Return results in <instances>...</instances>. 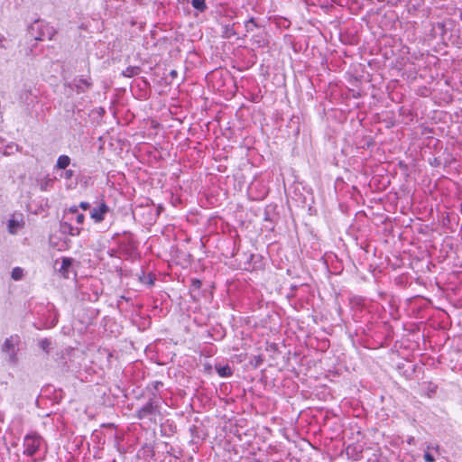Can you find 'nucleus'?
<instances>
[{
  "instance_id": "obj_11",
  "label": "nucleus",
  "mask_w": 462,
  "mask_h": 462,
  "mask_svg": "<svg viewBox=\"0 0 462 462\" xmlns=\"http://www.w3.org/2000/svg\"><path fill=\"white\" fill-rule=\"evenodd\" d=\"M91 83L88 81V79H79V83L76 85L79 91H85L90 87Z\"/></svg>"
},
{
  "instance_id": "obj_4",
  "label": "nucleus",
  "mask_w": 462,
  "mask_h": 462,
  "mask_svg": "<svg viewBox=\"0 0 462 462\" xmlns=\"http://www.w3.org/2000/svg\"><path fill=\"white\" fill-rule=\"evenodd\" d=\"M23 226L24 221L21 214L19 216L13 215L7 223L8 232L11 235H15L18 232V230L23 228Z\"/></svg>"
},
{
  "instance_id": "obj_6",
  "label": "nucleus",
  "mask_w": 462,
  "mask_h": 462,
  "mask_svg": "<svg viewBox=\"0 0 462 462\" xmlns=\"http://www.w3.org/2000/svg\"><path fill=\"white\" fill-rule=\"evenodd\" d=\"M69 215L75 216V220L79 225H82L84 223L85 216L82 213H79L77 206H72L65 211L66 217H69Z\"/></svg>"
},
{
  "instance_id": "obj_9",
  "label": "nucleus",
  "mask_w": 462,
  "mask_h": 462,
  "mask_svg": "<svg viewBox=\"0 0 462 462\" xmlns=\"http://www.w3.org/2000/svg\"><path fill=\"white\" fill-rule=\"evenodd\" d=\"M71 264H72V260L71 259H69V258H63L62 259L61 266L59 269V272L61 273V275L64 278H68V270L71 266Z\"/></svg>"
},
{
  "instance_id": "obj_17",
  "label": "nucleus",
  "mask_w": 462,
  "mask_h": 462,
  "mask_svg": "<svg viewBox=\"0 0 462 462\" xmlns=\"http://www.w3.org/2000/svg\"><path fill=\"white\" fill-rule=\"evenodd\" d=\"M423 457H424V460H425L426 462H435V458H434V457H433L431 454H430L428 451H426V452L424 453V456H423Z\"/></svg>"
},
{
  "instance_id": "obj_7",
  "label": "nucleus",
  "mask_w": 462,
  "mask_h": 462,
  "mask_svg": "<svg viewBox=\"0 0 462 462\" xmlns=\"http://www.w3.org/2000/svg\"><path fill=\"white\" fill-rule=\"evenodd\" d=\"M60 229L63 233H69L70 236H79L81 232V228L72 226L71 224L68 222L61 223Z\"/></svg>"
},
{
  "instance_id": "obj_8",
  "label": "nucleus",
  "mask_w": 462,
  "mask_h": 462,
  "mask_svg": "<svg viewBox=\"0 0 462 462\" xmlns=\"http://www.w3.org/2000/svg\"><path fill=\"white\" fill-rule=\"evenodd\" d=\"M70 163V158L68 155H60L59 156L56 168L60 170H65Z\"/></svg>"
},
{
  "instance_id": "obj_15",
  "label": "nucleus",
  "mask_w": 462,
  "mask_h": 462,
  "mask_svg": "<svg viewBox=\"0 0 462 462\" xmlns=\"http://www.w3.org/2000/svg\"><path fill=\"white\" fill-rule=\"evenodd\" d=\"M218 374L222 377H227L232 374L231 369L228 365L219 367Z\"/></svg>"
},
{
  "instance_id": "obj_23",
  "label": "nucleus",
  "mask_w": 462,
  "mask_h": 462,
  "mask_svg": "<svg viewBox=\"0 0 462 462\" xmlns=\"http://www.w3.org/2000/svg\"><path fill=\"white\" fill-rule=\"evenodd\" d=\"M34 40L42 41V35L41 36H34Z\"/></svg>"
},
{
  "instance_id": "obj_10",
  "label": "nucleus",
  "mask_w": 462,
  "mask_h": 462,
  "mask_svg": "<svg viewBox=\"0 0 462 462\" xmlns=\"http://www.w3.org/2000/svg\"><path fill=\"white\" fill-rule=\"evenodd\" d=\"M191 5L199 13H203L207 9L206 0H191Z\"/></svg>"
},
{
  "instance_id": "obj_22",
  "label": "nucleus",
  "mask_w": 462,
  "mask_h": 462,
  "mask_svg": "<svg viewBox=\"0 0 462 462\" xmlns=\"http://www.w3.org/2000/svg\"><path fill=\"white\" fill-rule=\"evenodd\" d=\"M171 76L172 78H175V77L177 76L176 71H175V70H171Z\"/></svg>"
},
{
  "instance_id": "obj_24",
  "label": "nucleus",
  "mask_w": 462,
  "mask_h": 462,
  "mask_svg": "<svg viewBox=\"0 0 462 462\" xmlns=\"http://www.w3.org/2000/svg\"><path fill=\"white\" fill-rule=\"evenodd\" d=\"M230 31L229 30H226V33L229 32ZM230 35L229 34H226L225 37H229Z\"/></svg>"
},
{
  "instance_id": "obj_1",
  "label": "nucleus",
  "mask_w": 462,
  "mask_h": 462,
  "mask_svg": "<svg viewBox=\"0 0 462 462\" xmlns=\"http://www.w3.org/2000/svg\"><path fill=\"white\" fill-rule=\"evenodd\" d=\"M20 337L17 335L7 337L3 346L2 352L6 356V359L10 364L17 363V352L19 350Z\"/></svg>"
},
{
  "instance_id": "obj_20",
  "label": "nucleus",
  "mask_w": 462,
  "mask_h": 462,
  "mask_svg": "<svg viewBox=\"0 0 462 462\" xmlns=\"http://www.w3.org/2000/svg\"><path fill=\"white\" fill-rule=\"evenodd\" d=\"M192 285L197 288V289H199L200 286H201V282L199 280H193L192 281Z\"/></svg>"
},
{
  "instance_id": "obj_14",
  "label": "nucleus",
  "mask_w": 462,
  "mask_h": 462,
  "mask_svg": "<svg viewBox=\"0 0 462 462\" xmlns=\"http://www.w3.org/2000/svg\"><path fill=\"white\" fill-rule=\"evenodd\" d=\"M53 183L54 180L52 179H45L41 184V189L46 191L53 186Z\"/></svg>"
},
{
  "instance_id": "obj_3",
  "label": "nucleus",
  "mask_w": 462,
  "mask_h": 462,
  "mask_svg": "<svg viewBox=\"0 0 462 462\" xmlns=\"http://www.w3.org/2000/svg\"><path fill=\"white\" fill-rule=\"evenodd\" d=\"M159 413L158 402L152 399L149 400L141 409L137 411L139 419H149L152 420L156 414Z\"/></svg>"
},
{
  "instance_id": "obj_16",
  "label": "nucleus",
  "mask_w": 462,
  "mask_h": 462,
  "mask_svg": "<svg viewBox=\"0 0 462 462\" xmlns=\"http://www.w3.org/2000/svg\"><path fill=\"white\" fill-rule=\"evenodd\" d=\"M50 345H51V342H50L48 339H46V338H45V339L41 340V342H40V346H41V347H42L44 351H46V352H48V351H49Z\"/></svg>"
},
{
  "instance_id": "obj_5",
  "label": "nucleus",
  "mask_w": 462,
  "mask_h": 462,
  "mask_svg": "<svg viewBox=\"0 0 462 462\" xmlns=\"http://www.w3.org/2000/svg\"><path fill=\"white\" fill-rule=\"evenodd\" d=\"M108 210L107 205L105 202H101L98 207L92 209L90 217L96 223H100L105 219V215Z\"/></svg>"
},
{
  "instance_id": "obj_12",
  "label": "nucleus",
  "mask_w": 462,
  "mask_h": 462,
  "mask_svg": "<svg viewBox=\"0 0 462 462\" xmlns=\"http://www.w3.org/2000/svg\"><path fill=\"white\" fill-rule=\"evenodd\" d=\"M11 276L14 281H19L23 276V270L20 267H14L12 271Z\"/></svg>"
},
{
  "instance_id": "obj_19",
  "label": "nucleus",
  "mask_w": 462,
  "mask_h": 462,
  "mask_svg": "<svg viewBox=\"0 0 462 462\" xmlns=\"http://www.w3.org/2000/svg\"><path fill=\"white\" fill-rule=\"evenodd\" d=\"M79 207L83 209V210H88L89 208H90V204L88 202H86V201H83L79 204Z\"/></svg>"
},
{
  "instance_id": "obj_18",
  "label": "nucleus",
  "mask_w": 462,
  "mask_h": 462,
  "mask_svg": "<svg viewBox=\"0 0 462 462\" xmlns=\"http://www.w3.org/2000/svg\"><path fill=\"white\" fill-rule=\"evenodd\" d=\"M74 174V171L72 170H67L65 172H64V178L67 179V180H69L72 178Z\"/></svg>"
},
{
  "instance_id": "obj_21",
  "label": "nucleus",
  "mask_w": 462,
  "mask_h": 462,
  "mask_svg": "<svg viewBox=\"0 0 462 462\" xmlns=\"http://www.w3.org/2000/svg\"><path fill=\"white\" fill-rule=\"evenodd\" d=\"M430 449H435L437 452H439V447L438 445L437 446L428 445L427 450H430Z\"/></svg>"
},
{
  "instance_id": "obj_13",
  "label": "nucleus",
  "mask_w": 462,
  "mask_h": 462,
  "mask_svg": "<svg viewBox=\"0 0 462 462\" xmlns=\"http://www.w3.org/2000/svg\"><path fill=\"white\" fill-rule=\"evenodd\" d=\"M140 68L139 67H128L123 72V74L125 77H133L134 75L139 74Z\"/></svg>"
},
{
  "instance_id": "obj_2",
  "label": "nucleus",
  "mask_w": 462,
  "mask_h": 462,
  "mask_svg": "<svg viewBox=\"0 0 462 462\" xmlns=\"http://www.w3.org/2000/svg\"><path fill=\"white\" fill-rule=\"evenodd\" d=\"M42 442L43 439L40 435L36 433L27 434L23 442V454L28 457L34 456L40 449Z\"/></svg>"
}]
</instances>
